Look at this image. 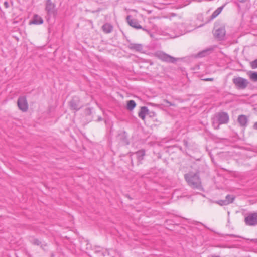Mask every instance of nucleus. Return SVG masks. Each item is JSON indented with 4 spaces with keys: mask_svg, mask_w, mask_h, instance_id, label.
Masks as SVG:
<instances>
[{
    "mask_svg": "<svg viewBox=\"0 0 257 257\" xmlns=\"http://www.w3.org/2000/svg\"><path fill=\"white\" fill-rule=\"evenodd\" d=\"M188 184L193 189H202L200 177L198 173L189 172L184 176Z\"/></svg>",
    "mask_w": 257,
    "mask_h": 257,
    "instance_id": "1",
    "label": "nucleus"
},
{
    "mask_svg": "<svg viewBox=\"0 0 257 257\" xmlns=\"http://www.w3.org/2000/svg\"><path fill=\"white\" fill-rule=\"evenodd\" d=\"M228 114L225 112L216 113L212 118V123L215 129H218L220 124H226L229 121Z\"/></svg>",
    "mask_w": 257,
    "mask_h": 257,
    "instance_id": "2",
    "label": "nucleus"
},
{
    "mask_svg": "<svg viewBox=\"0 0 257 257\" xmlns=\"http://www.w3.org/2000/svg\"><path fill=\"white\" fill-rule=\"evenodd\" d=\"M188 31H189L185 28L184 24L181 23L179 24L175 29L170 28L166 30V31L165 32V35H168L170 38H175L185 34Z\"/></svg>",
    "mask_w": 257,
    "mask_h": 257,
    "instance_id": "3",
    "label": "nucleus"
},
{
    "mask_svg": "<svg viewBox=\"0 0 257 257\" xmlns=\"http://www.w3.org/2000/svg\"><path fill=\"white\" fill-rule=\"evenodd\" d=\"M155 56L162 61L170 63H175L179 58L172 57L162 51H157Z\"/></svg>",
    "mask_w": 257,
    "mask_h": 257,
    "instance_id": "4",
    "label": "nucleus"
},
{
    "mask_svg": "<svg viewBox=\"0 0 257 257\" xmlns=\"http://www.w3.org/2000/svg\"><path fill=\"white\" fill-rule=\"evenodd\" d=\"M45 10L49 18L56 17L57 11L55 9V5L51 0L46 1Z\"/></svg>",
    "mask_w": 257,
    "mask_h": 257,
    "instance_id": "5",
    "label": "nucleus"
},
{
    "mask_svg": "<svg viewBox=\"0 0 257 257\" xmlns=\"http://www.w3.org/2000/svg\"><path fill=\"white\" fill-rule=\"evenodd\" d=\"M233 82L237 88L241 89L246 88L249 83L247 79L240 77L233 78Z\"/></svg>",
    "mask_w": 257,
    "mask_h": 257,
    "instance_id": "6",
    "label": "nucleus"
},
{
    "mask_svg": "<svg viewBox=\"0 0 257 257\" xmlns=\"http://www.w3.org/2000/svg\"><path fill=\"white\" fill-rule=\"evenodd\" d=\"M246 225L248 226L257 225V212L249 213L244 218Z\"/></svg>",
    "mask_w": 257,
    "mask_h": 257,
    "instance_id": "7",
    "label": "nucleus"
},
{
    "mask_svg": "<svg viewBox=\"0 0 257 257\" xmlns=\"http://www.w3.org/2000/svg\"><path fill=\"white\" fill-rule=\"evenodd\" d=\"M19 108L23 112H26L28 109V105L26 98L24 96L20 97L17 101Z\"/></svg>",
    "mask_w": 257,
    "mask_h": 257,
    "instance_id": "8",
    "label": "nucleus"
},
{
    "mask_svg": "<svg viewBox=\"0 0 257 257\" xmlns=\"http://www.w3.org/2000/svg\"><path fill=\"white\" fill-rule=\"evenodd\" d=\"M79 102L80 100L78 97H73L69 102L71 109L76 111L79 110L82 107Z\"/></svg>",
    "mask_w": 257,
    "mask_h": 257,
    "instance_id": "9",
    "label": "nucleus"
},
{
    "mask_svg": "<svg viewBox=\"0 0 257 257\" xmlns=\"http://www.w3.org/2000/svg\"><path fill=\"white\" fill-rule=\"evenodd\" d=\"M126 20L128 24L136 28V29H142V26L139 24L138 21L136 19H132L131 15H128L126 17Z\"/></svg>",
    "mask_w": 257,
    "mask_h": 257,
    "instance_id": "10",
    "label": "nucleus"
},
{
    "mask_svg": "<svg viewBox=\"0 0 257 257\" xmlns=\"http://www.w3.org/2000/svg\"><path fill=\"white\" fill-rule=\"evenodd\" d=\"M226 31L224 27H221L216 29L214 33L215 38L219 40L224 39L225 36Z\"/></svg>",
    "mask_w": 257,
    "mask_h": 257,
    "instance_id": "11",
    "label": "nucleus"
},
{
    "mask_svg": "<svg viewBox=\"0 0 257 257\" xmlns=\"http://www.w3.org/2000/svg\"><path fill=\"white\" fill-rule=\"evenodd\" d=\"M43 20L41 17L37 14H35L32 20L29 22V24L34 25H40L43 24Z\"/></svg>",
    "mask_w": 257,
    "mask_h": 257,
    "instance_id": "12",
    "label": "nucleus"
},
{
    "mask_svg": "<svg viewBox=\"0 0 257 257\" xmlns=\"http://www.w3.org/2000/svg\"><path fill=\"white\" fill-rule=\"evenodd\" d=\"M237 121L242 127H246L248 123V118L245 115H240L237 118Z\"/></svg>",
    "mask_w": 257,
    "mask_h": 257,
    "instance_id": "13",
    "label": "nucleus"
},
{
    "mask_svg": "<svg viewBox=\"0 0 257 257\" xmlns=\"http://www.w3.org/2000/svg\"><path fill=\"white\" fill-rule=\"evenodd\" d=\"M127 47L130 50L137 52H141L143 50V46L140 44L130 43Z\"/></svg>",
    "mask_w": 257,
    "mask_h": 257,
    "instance_id": "14",
    "label": "nucleus"
},
{
    "mask_svg": "<svg viewBox=\"0 0 257 257\" xmlns=\"http://www.w3.org/2000/svg\"><path fill=\"white\" fill-rule=\"evenodd\" d=\"M149 113V109L146 106L141 107V109L138 113L139 117L142 120H145L146 115Z\"/></svg>",
    "mask_w": 257,
    "mask_h": 257,
    "instance_id": "15",
    "label": "nucleus"
},
{
    "mask_svg": "<svg viewBox=\"0 0 257 257\" xmlns=\"http://www.w3.org/2000/svg\"><path fill=\"white\" fill-rule=\"evenodd\" d=\"M102 29L105 33L108 34L112 32L113 30V26L110 24L105 23L102 26Z\"/></svg>",
    "mask_w": 257,
    "mask_h": 257,
    "instance_id": "16",
    "label": "nucleus"
},
{
    "mask_svg": "<svg viewBox=\"0 0 257 257\" xmlns=\"http://www.w3.org/2000/svg\"><path fill=\"white\" fill-rule=\"evenodd\" d=\"M223 8V6L218 7L211 15V19L213 20L216 17H217L219 15V14L221 12Z\"/></svg>",
    "mask_w": 257,
    "mask_h": 257,
    "instance_id": "17",
    "label": "nucleus"
},
{
    "mask_svg": "<svg viewBox=\"0 0 257 257\" xmlns=\"http://www.w3.org/2000/svg\"><path fill=\"white\" fill-rule=\"evenodd\" d=\"M145 151L144 150H141L135 152V154L136 155L137 158L138 160L140 161L143 159L144 156L145 155Z\"/></svg>",
    "mask_w": 257,
    "mask_h": 257,
    "instance_id": "18",
    "label": "nucleus"
},
{
    "mask_svg": "<svg viewBox=\"0 0 257 257\" xmlns=\"http://www.w3.org/2000/svg\"><path fill=\"white\" fill-rule=\"evenodd\" d=\"M136 102L134 100H130L127 103V108L129 110H132L136 107Z\"/></svg>",
    "mask_w": 257,
    "mask_h": 257,
    "instance_id": "19",
    "label": "nucleus"
},
{
    "mask_svg": "<svg viewBox=\"0 0 257 257\" xmlns=\"http://www.w3.org/2000/svg\"><path fill=\"white\" fill-rule=\"evenodd\" d=\"M216 203L221 206L227 205L231 203V201H227L225 200H220L216 202Z\"/></svg>",
    "mask_w": 257,
    "mask_h": 257,
    "instance_id": "20",
    "label": "nucleus"
},
{
    "mask_svg": "<svg viewBox=\"0 0 257 257\" xmlns=\"http://www.w3.org/2000/svg\"><path fill=\"white\" fill-rule=\"evenodd\" d=\"M250 79L253 81H257V72H253L249 75Z\"/></svg>",
    "mask_w": 257,
    "mask_h": 257,
    "instance_id": "21",
    "label": "nucleus"
},
{
    "mask_svg": "<svg viewBox=\"0 0 257 257\" xmlns=\"http://www.w3.org/2000/svg\"><path fill=\"white\" fill-rule=\"evenodd\" d=\"M250 65L251 68L253 69L257 68V59L252 61L250 63Z\"/></svg>",
    "mask_w": 257,
    "mask_h": 257,
    "instance_id": "22",
    "label": "nucleus"
},
{
    "mask_svg": "<svg viewBox=\"0 0 257 257\" xmlns=\"http://www.w3.org/2000/svg\"><path fill=\"white\" fill-rule=\"evenodd\" d=\"M100 247H98V248H96L95 250V252L96 253H99L101 256H102V257H104L105 256V254L104 252H102L101 250L100 249Z\"/></svg>",
    "mask_w": 257,
    "mask_h": 257,
    "instance_id": "23",
    "label": "nucleus"
},
{
    "mask_svg": "<svg viewBox=\"0 0 257 257\" xmlns=\"http://www.w3.org/2000/svg\"><path fill=\"white\" fill-rule=\"evenodd\" d=\"M234 199V197L232 196V195H227L226 197H225V200H227V201H231V203L233 201Z\"/></svg>",
    "mask_w": 257,
    "mask_h": 257,
    "instance_id": "24",
    "label": "nucleus"
},
{
    "mask_svg": "<svg viewBox=\"0 0 257 257\" xmlns=\"http://www.w3.org/2000/svg\"><path fill=\"white\" fill-rule=\"evenodd\" d=\"M32 242L33 244L39 245L40 244V241L37 239H34L32 240Z\"/></svg>",
    "mask_w": 257,
    "mask_h": 257,
    "instance_id": "25",
    "label": "nucleus"
},
{
    "mask_svg": "<svg viewBox=\"0 0 257 257\" xmlns=\"http://www.w3.org/2000/svg\"><path fill=\"white\" fill-rule=\"evenodd\" d=\"M214 79L213 78H207L203 79V80L205 81H212Z\"/></svg>",
    "mask_w": 257,
    "mask_h": 257,
    "instance_id": "26",
    "label": "nucleus"
},
{
    "mask_svg": "<svg viewBox=\"0 0 257 257\" xmlns=\"http://www.w3.org/2000/svg\"><path fill=\"white\" fill-rule=\"evenodd\" d=\"M4 5L6 8H8L9 7V4L7 1H5L4 2Z\"/></svg>",
    "mask_w": 257,
    "mask_h": 257,
    "instance_id": "27",
    "label": "nucleus"
},
{
    "mask_svg": "<svg viewBox=\"0 0 257 257\" xmlns=\"http://www.w3.org/2000/svg\"><path fill=\"white\" fill-rule=\"evenodd\" d=\"M253 129L257 130V121L253 125Z\"/></svg>",
    "mask_w": 257,
    "mask_h": 257,
    "instance_id": "28",
    "label": "nucleus"
},
{
    "mask_svg": "<svg viewBox=\"0 0 257 257\" xmlns=\"http://www.w3.org/2000/svg\"><path fill=\"white\" fill-rule=\"evenodd\" d=\"M207 50L204 51L202 52L200 54H199V55H200L201 56H204L203 54H204V53H207Z\"/></svg>",
    "mask_w": 257,
    "mask_h": 257,
    "instance_id": "29",
    "label": "nucleus"
},
{
    "mask_svg": "<svg viewBox=\"0 0 257 257\" xmlns=\"http://www.w3.org/2000/svg\"><path fill=\"white\" fill-rule=\"evenodd\" d=\"M230 236H232V237H239V236H237L236 235H234V234H230L229 235Z\"/></svg>",
    "mask_w": 257,
    "mask_h": 257,
    "instance_id": "30",
    "label": "nucleus"
},
{
    "mask_svg": "<svg viewBox=\"0 0 257 257\" xmlns=\"http://www.w3.org/2000/svg\"><path fill=\"white\" fill-rule=\"evenodd\" d=\"M209 257H220V256L219 255H211L209 256Z\"/></svg>",
    "mask_w": 257,
    "mask_h": 257,
    "instance_id": "31",
    "label": "nucleus"
},
{
    "mask_svg": "<svg viewBox=\"0 0 257 257\" xmlns=\"http://www.w3.org/2000/svg\"><path fill=\"white\" fill-rule=\"evenodd\" d=\"M51 257H54V255L52 254V256Z\"/></svg>",
    "mask_w": 257,
    "mask_h": 257,
    "instance_id": "32",
    "label": "nucleus"
}]
</instances>
